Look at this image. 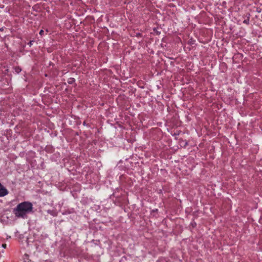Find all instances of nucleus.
<instances>
[{"label": "nucleus", "instance_id": "f257e3e1", "mask_svg": "<svg viewBox=\"0 0 262 262\" xmlns=\"http://www.w3.org/2000/svg\"><path fill=\"white\" fill-rule=\"evenodd\" d=\"M32 210V204L28 202L19 204L14 210L15 214L19 217H24L25 215Z\"/></svg>", "mask_w": 262, "mask_h": 262}, {"label": "nucleus", "instance_id": "f03ea898", "mask_svg": "<svg viewBox=\"0 0 262 262\" xmlns=\"http://www.w3.org/2000/svg\"><path fill=\"white\" fill-rule=\"evenodd\" d=\"M8 194L7 189L0 183V196H4Z\"/></svg>", "mask_w": 262, "mask_h": 262}, {"label": "nucleus", "instance_id": "7ed1b4c3", "mask_svg": "<svg viewBox=\"0 0 262 262\" xmlns=\"http://www.w3.org/2000/svg\"><path fill=\"white\" fill-rule=\"evenodd\" d=\"M2 247H3V248L5 249V248H6L7 245H6V244H3V245H2Z\"/></svg>", "mask_w": 262, "mask_h": 262}, {"label": "nucleus", "instance_id": "20e7f679", "mask_svg": "<svg viewBox=\"0 0 262 262\" xmlns=\"http://www.w3.org/2000/svg\"><path fill=\"white\" fill-rule=\"evenodd\" d=\"M43 33V31L42 30H41L39 32V34L42 35Z\"/></svg>", "mask_w": 262, "mask_h": 262}, {"label": "nucleus", "instance_id": "39448f33", "mask_svg": "<svg viewBox=\"0 0 262 262\" xmlns=\"http://www.w3.org/2000/svg\"><path fill=\"white\" fill-rule=\"evenodd\" d=\"M20 71V70L19 69H18L17 70H16V72L17 73H19Z\"/></svg>", "mask_w": 262, "mask_h": 262}]
</instances>
